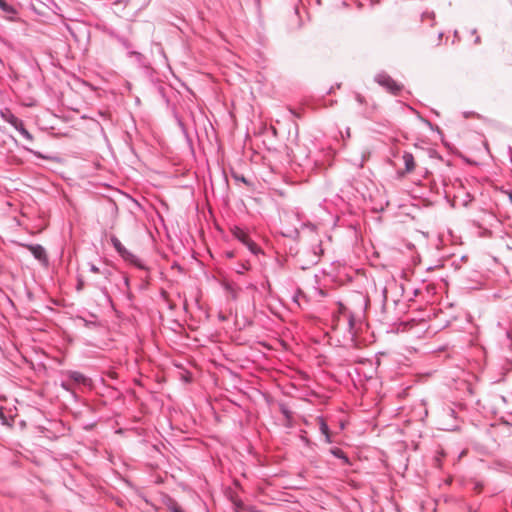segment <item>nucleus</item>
<instances>
[{
  "label": "nucleus",
  "instance_id": "1",
  "mask_svg": "<svg viewBox=\"0 0 512 512\" xmlns=\"http://www.w3.org/2000/svg\"><path fill=\"white\" fill-rule=\"evenodd\" d=\"M110 241L124 261L129 262L141 270H147L146 265L136 255L128 251L116 236L112 235Z\"/></svg>",
  "mask_w": 512,
  "mask_h": 512
},
{
  "label": "nucleus",
  "instance_id": "2",
  "mask_svg": "<svg viewBox=\"0 0 512 512\" xmlns=\"http://www.w3.org/2000/svg\"><path fill=\"white\" fill-rule=\"evenodd\" d=\"M105 33L111 38V39H114L116 40L119 44H121V46L127 50V55L129 57H134L136 59V61L138 63H142L143 61V54L138 52V51H135V50H132V43L129 41L128 38H126L125 36H122L120 34H118L115 30L113 29H105Z\"/></svg>",
  "mask_w": 512,
  "mask_h": 512
},
{
  "label": "nucleus",
  "instance_id": "3",
  "mask_svg": "<svg viewBox=\"0 0 512 512\" xmlns=\"http://www.w3.org/2000/svg\"><path fill=\"white\" fill-rule=\"evenodd\" d=\"M374 80L376 83H378L380 86L385 88L389 93L393 95H398L403 89V85L396 82L386 72H380L376 74Z\"/></svg>",
  "mask_w": 512,
  "mask_h": 512
},
{
  "label": "nucleus",
  "instance_id": "4",
  "mask_svg": "<svg viewBox=\"0 0 512 512\" xmlns=\"http://www.w3.org/2000/svg\"><path fill=\"white\" fill-rule=\"evenodd\" d=\"M27 248L35 259L44 264L48 263L47 254L43 246H41L40 244H30L27 245Z\"/></svg>",
  "mask_w": 512,
  "mask_h": 512
},
{
  "label": "nucleus",
  "instance_id": "5",
  "mask_svg": "<svg viewBox=\"0 0 512 512\" xmlns=\"http://www.w3.org/2000/svg\"><path fill=\"white\" fill-rule=\"evenodd\" d=\"M316 420L319 424V430H320L321 434H323L325 437V442L331 443L332 438H331L330 429H329V426H328L326 420L324 419L323 416H318L316 418Z\"/></svg>",
  "mask_w": 512,
  "mask_h": 512
},
{
  "label": "nucleus",
  "instance_id": "6",
  "mask_svg": "<svg viewBox=\"0 0 512 512\" xmlns=\"http://www.w3.org/2000/svg\"><path fill=\"white\" fill-rule=\"evenodd\" d=\"M0 116L1 118L6 121L7 123H9L12 127H15L20 121L21 119H19L18 117H16L12 111L8 108H5L3 110H1L0 112Z\"/></svg>",
  "mask_w": 512,
  "mask_h": 512
},
{
  "label": "nucleus",
  "instance_id": "7",
  "mask_svg": "<svg viewBox=\"0 0 512 512\" xmlns=\"http://www.w3.org/2000/svg\"><path fill=\"white\" fill-rule=\"evenodd\" d=\"M232 234L237 240H239L244 245H246L248 241L251 239L248 233L240 227H234V229L232 230Z\"/></svg>",
  "mask_w": 512,
  "mask_h": 512
},
{
  "label": "nucleus",
  "instance_id": "8",
  "mask_svg": "<svg viewBox=\"0 0 512 512\" xmlns=\"http://www.w3.org/2000/svg\"><path fill=\"white\" fill-rule=\"evenodd\" d=\"M403 161H404V164H405V171L407 173H410L414 170L415 168V161H414V156L412 153L410 152H404L403 154Z\"/></svg>",
  "mask_w": 512,
  "mask_h": 512
},
{
  "label": "nucleus",
  "instance_id": "9",
  "mask_svg": "<svg viewBox=\"0 0 512 512\" xmlns=\"http://www.w3.org/2000/svg\"><path fill=\"white\" fill-rule=\"evenodd\" d=\"M20 135L27 140L28 142L32 143L34 140L33 135L25 128L24 122L21 120L15 127H14Z\"/></svg>",
  "mask_w": 512,
  "mask_h": 512
},
{
  "label": "nucleus",
  "instance_id": "10",
  "mask_svg": "<svg viewBox=\"0 0 512 512\" xmlns=\"http://www.w3.org/2000/svg\"><path fill=\"white\" fill-rule=\"evenodd\" d=\"M329 452L336 458L338 459H341L343 461L344 464H350V461H349V458L348 456L346 455V453L338 448V447H332Z\"/></svg>",
  "mask_w": 512,
  "mask_h": 512
},
{
  "label": "nucleus",
  "instance_id": "11",
  "mask_svg": "<svg viewBox=\"0 0 512 512\" xmlns=\"http://www.w3.org/2000/svg\"><path fill=\"white\" fill-rule=\"evenodd\" d=\"M67 375L72 381L78 384H85L87 381L86 376L78 371H69Z\"/></svg>",
  "mask_w": 512,
  "mask_h": 512
},
{
  "label": "nucleus",
  "instance_id": "12",
  "mask_svg": "<svg viewBox=\"0 0 512 512\" xmlns=\"http://www.w3.org/2000/svg\"><path fill=\"white\" fill-rule=\"evenodd\" d=\"M92 285L101 292L108 303L112 304V297L110 296L109 291L105 285H102L98 281L93 282Z\"/></svg>",
  "mask_w": 512,
  "mask_h": 512
},
{
  "label": "nucleus",
  "instance_id": "13",
  "mask_svg": "<svg viewBox=\"0 0 512 512\" xmlns=\"http://www.w3.org/2000/svg\"><path fill=\"white\" fill-rule=\"evenodd\" d=\"M346 320H347V326H348V331L349 333L354 336L355 335V332H354V327H355V317L353 315L352 312H349L346 316Z\"/></svg>",
  "mask_w": 512,
  "mask_h": 512
},
{
  "label": "nucleus",
  "instance_id": "14",
  "mask_svg": "<svg viewBox=\"0 0 512 512\" xmlns=\"http://www.w3.org/2000/svg\"><path fill=\"white\" fill-rule=\"evenodd\" d=\"M0 9L7 14H15L16 10L13 6L8 4L5 0H0Z\"/></svg>",
  "mask_w": 512,
  "mask_h": 512
},
{
  "label": "nucleus",
  "instance_id": "15",
  "mask_svg": "<svg viewBox=\"0 0 512 512\" xmlns=\"http://www.w3.org/2000/svg\"><path fill=\"white\" fill-rule=\"evenodd\" d=\"M231 177L235 181H239V182H242V183L246 184L247 186H251V182L245 176L240 175L239 173H237L235 171L231 172Z\"/></svg>",
  "mask_w": 512,
  "mask_h": 512
},
{
  "label": "nucleus",
  "instance_id": "16",
  "mask_svg": "<svg viewBox=\"0 0 512 512\" xmlns=\"http://www.w3.org/2000/svg\"><path fill=\"white\" fill-rule=\"evenodd\" d=\"M254 255H257L260 252V248L258 245L253 241L249 240L248 243L245 245Z\"/></svg>",
  "mask_w": 512,
  "mask_h": 512
},
{
  "label": "nucleus",
  "instance_id": "17",
  "mask_svg": "<svg viewBox=\"0 0 512 512\" xmlns=\"http://www.w3.org/2000/svg\"><path fill=\"white\" fill-rule=\"evenodd\" d=\"M168 509L170 512H185L182 507L175 501L170 502Z\"/></svg>",
  "mask_w": 512,
  "mask_h": 512
},
{
  "label": "nucleus",
  "instance_id": "18",
  "mask_svg": "<svg viewBox=\"0 0 512 512\" xmlns=\"http://www.w3.org/2000/svg\"><path fill=\"white\" fill-rule=\"evenodd\" d=\"M349 312L350 311H348L342 303H339V316H337V323L339 324L340 322V316L346 317Z\"/></svg>",
  "mask_w": 512,
  "mask_h": 512
},
{
  "label": "nucleus",
  "instance_id": "19",
  "mask_svg": "<svg viewBox=\"0 0 512 512\" xmlns=\"http://www.w3.org/2000/svg\"><path fill=\"white\" fill-rule=\"evenodd\" d=\"M100 275H102L104 279L110 280L112 270L108 267L101 268Z\"/></svg>",
  "mask_w": 512,
  "mask_h": 512
},
{
  "label": "nucleus",
  "instance_id": "20",
  "mask_svg": "<svg viewBox=\"0 0 512 512\" xmlns=\"http://www.w3.org/2000/svg\"><path fill=\"white\" fill-rule=\"evenodd\" d=\"M25 150H27L29 153L33 154L34 156H36L37 158H41V159H51L50 157L48 156H44L41 152L39 151H35L33 149H30V148H27V147H24Z\"/></svg>",
  "mask_w": 512,
  "mask_h": 512
},
{
  "label": "nucleus",
  "instance_id": "21",
  "mask_svg": "<svg viewBox=\"0 0 512 512\" xmlns=\"http://www.w3.org/2000/svg\"><path fill=\"white\" fill-rule=\"evenodd\" d=\"M280 411L286 419H288V420L291 419L292 412L285 405H281Z\"/></svg>",
  "mask_w": 512,
  "mask_h": 512
},
{
  "label": "nucleus",
  "instance_id": "22",
  "mask_svg": "<svg viewBox=\"0 0 512 512\" xmlns=\"http://www.w3.org/2000/svg\"><path fill=\"white\" fill-rule=\"evenodd\" d=\"M85 287L84 279L81 276L77 277V284H76V290L78 292L82 291Z\"/></svg>",
  "mask_w": 512,
  "mask_h": 512
},
{
  "label": "nucleus",
  "instance_id": "23",
  "mask_svg": "<svg viewBox=\"0 0 512 512\" xmlns=\"http://www.w3.org/2000/svg\"><path fill=\"white\" fill-rule=\"evenodd\" d=\"M434 17H435V14L432 11L431 12L425 11L421 15L422 21H424L425 19H432V20H434Z\"/></svg>",
  "mask_w": 512,
  "mask_h": 512
},
{
  "label": "nucleus",
  "instance_id": "24",
  "mask_svg": "<svg viewBox=\"0 0 512 512\" xmlns=\"http://www.w3.org/2000/svg\"><path fill=\"white\" fill-rule=\"evenodd\" d=\"M88 266H89L90 272L95 273V274H100L101 268L97 267L95 264H93L91 262L88 263Z\"/></svg>",
  "mask_w": 512,
  "mask_h": 512
},
{
  "label": "nucleus",
  "instance_id": "25",
  "mask_svg": "<svg viewBox=\"0 0 512 512\" xmlns=\"http://www.w3.org/2000/svg\"><path fill=\"white\" fill-rule=\"evenodd\" d=\"M283 235L285 237L297 238L299 236V231L297 229H294V230L290 231L289 233H283Z\"/></svg>",
  "mask_w": 512,
  "mask_h": 512
},
{
  "label": "nucleus",
  "instance_id": "26",
  "mask_svg": "<svg viewBox=\"0 0 512 512\" xmlns=\"http://www.w3.org/2000/svg\"><path fill=\"white\" fill-rule=\"evenodd\" d=\"M0 420H1L2 424H7V418L5 415L4 408L2 406H0Z\"/></svg>",
  "mask_w": 512,
  "mask_h": 512
},
{
  "label": "nucleus",
  "instance_id": "27",
  "mask_svg": "<svg viewBox=\"0 0 512 512\" xmlns=\"http://www.w3.org/2000/svg\"><path fill=\"white\" fill-rule=\"evenodd\" d=\"M235 511L240 512L243 508V503L241 500L234 501Z\"/></svg>",
  "mask_w": 512,
  "mask_h": 512
},
{
  "label": "nucleus",
  "instance_id": "28",
  "mask_svg": "<svg viewBox=\"0 0 512 512\" xmlns=\"http://www.w3.org/2000/svg\"><path fill=\"white\" fill-rule=\"evenodd\" d=\"M61 387H62L64 390L68 391V392H72L71 386H70V384H69V383H67V382H62V383H61Z\"/></svg>",
  "mask_w": 512,
  "mask_h": 512
},
{
  "label": "nucleus",
  "instance_id": "29",
  "mask_svg": "<svg viewBox=\"0 0 512 512\" xmlns=\"http://www.w3.org/2000/svg\"><path fill=\"white\" fill-rule=\"evenodd\" d=\"M356 100H357L359 103H361V104H362V103H363V101H364V98H363V96H361L360 94H356Z\"/></svg>",
  "mask_w": 512,
  "mask_h": 512
},
{
  "label": "nucleus",
  "instance_id": "30",
  "mask_svg": "<svg viewBox=\"0 0 512 512\" xmlns=\"http://www.w3.org/2000/svg\"><path fill=\"white\" fill-rule=\"evenodd\" d=\"M316 248L319 250V252H317L316 250H314V254H315V255H319L320 253H322L321 244H318V245L316 246Z\"/></svg>",
  "mask_w": 512,
  "mask_h": 512
},
{
  "label": "nucleus",
  "instance_id": "31",
  "mask_svg": "<svg viewBox=\"0 0 512 512\" xmlns=\"http://www.w3.org/2000/svg\"><path fill=\"white\" fill-rule=\"evenodd\" d=\"M124 285L126 286V288H129V278L128 277H124Z\"/></svg>",
  "mask_w": 512,
  "mask_h": 512
},
{
  "label": "nucleus",
  "instance_id": "32",
  "mask_svg": "<svg viewBox=\"0 0 512 512\" xmlns=\"http://www.w3.org/2000/svg\"><path fill=\"white\" fill-rule=\"evenodd\" d=\"M482 489V485L480 483H476L475 485V490H477L478 492H480Z\"/></svg>",
  "mask_w": 512,
  "mask_h": 512
},
{
  "label": "nucleus",
  "instance_id": "33",
  "mask_svg": "<svg viewBox=\"0 0 512 512\" xmlns=\"http://www.w3.org/2000/svg\"><path fill=\"white\" fill-rule=\"evenodd\" d=\"M474 42H475V44H480L481 38L479 36H476Z\"/></svg>",
  "mask_w": 512,
  "mask_h": 512
},
{
  "label": "nucleus",
  "instance_id": "34",
  "mask_svg": "<svg viewBox=\"0 0 512 512\" xmlns=\"http://www.w3.org/2000/svg\"><path fill=\"white\" fill-rule=\"evenodd\" d=\"M307 227H309L311 230H314L316 228V226L312 223H308Z\"/></svg>",
  "mask_w": 512,
  "mask_h": 512
},
{
  "label": "nucleus",
  "instance_id": "35",
  "mask_svg": "<svg viewBox=\"0 0 512 512\" xmlns=\"http://www.w3.org/2000/svg\"><path fill=\"white\" fill-rule=\"evenodd\" d=\"M86 326L87 327L96 326V323L95 322H86Z\"/></svg>",
  "mask_w": 512,
  "mask_h": 512
},
{
  "label": "nucleus",
  "instance_id": "36",
  "mask_svg": "<svg viewBox=\"0 0 512 512\" xmlns=\"http://www.w3.org/2000/svg\"><path fill=\"white\" fill-rule=\"evenodd\" d=\"M467 197H468L469 199H465V202H471V201H472V197L470 196V194H467Z\"/></svg>",
  "mask_w": 512,
  "mask_h": 512
},
{
  "label": "nucleus",
  "instance_id": "37",
  "mask_svg": "<svg viewBox=\"0 0 512 512\" xmlns=\"http://www.w3.org/2000/svg\"><path fill=\"white\" fill-rule=\"evenodd\" d=\"M442 37H443V33H442V32H440V33L438 34V40L440 41V40L442 39Z\"/></svg>",
  "mask_w": 512,
  "mask_h": 512
},
{
  "label": "nucleus",
  "instance_id": "38",
  "mask_svg": "<svg viewBox=\"0 0 512 512\" xmlns=\"http://www.w3.org/2000/svg\"><path fill=\"white\" fill-rule=\"evenodd\" d=\"M123 2H125V0H117V1L115 2V4L123 3Z\"/></svg>",
  "mask_w": 512,
  "mask_h": 512
},
{
  "label": "nucleus",
  "instance_id": "39",
  "mask_svg": "<svg viewBox=\"0 0 512 512\" xmlns=\"http://www.w3.org/2000/svg\"><path fill=\"white\" fill-rule=\"evenodd\" d=\"M454 37L457 38L458 37V31H454Z\"/></svg>",
  "mask_w": 512,
  "mask_h": 512
},
{
  "label": "nucleus",
  "instance_id": "40",
  "mask_svg": "<svg viewBox=\"0 0 512 512\" xmlns=\"http://www.w3.org/2000/svg\"><path fill=\"white\" fill-rule=\"evenodd\" d=\"M476 32H477V30H476V29H473V30L471 31V34H476Z\"/></svg>",
  "mask_w": 512,
  "mask_h": 512
},
{
  "label": "nucleus",
  "instance_id": "41",
  "mask_svg": "<svg viewBox=\"0 0 512 512\" xmlns=\"http://www.w3.org/2000/svg\"><path fill=\"white\" fill-rule=\"evenodd\" d=\"M349 134H350V131L348 129L347 132H345V135H349Z\"/></svg>",
  "mask_w": 512,
  "mask_h": 512
},
{
  "label": "nucleus",
  "instance_id": "42",
  "mask_svg": "<svg viewBox=\"0 0 512 512\" xmlns=\"http://www.w3.org/2000/svg\"><path fill=\"white\" fill-rule=\"evenodd\" d=\"M349 134H350V131L348 129L347 132H345V135H349Z\"/></svg>",
  "mask_w": 512,
  "mask_h": 512
}]
</instances>
